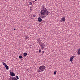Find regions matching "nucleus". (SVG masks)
I'll list each match as a JSON object with an SVG mask.
<instances>
[{
  "label": "nucleus",
  "instance_id": "1",
  "mask_svg": "<svg viewBox=\"0 0 80 80\" xmlns=\"http://www.w3.org/2000/svg\"><path fill=\"white\" fill-rule=\"evenodd\" d=\"M50 13L47 9L45 7V6H43L42 7V10L40 11V14L41 15V17L44 18H45L47 15H48Z\"/></svg>",
  "mask_w": 80,
  "mask_h": 80
},
{
  "label": "nucleus",
  "instance_id": "2",
  "mask_svg": "<svg viewBox=\"0 0 80 80\" xmlns=\"http://www.w3.org/2000/svg\"><path fill=\"white\" fill-rule=\"evenodd\" d=\"M45 68L46 67L44 65L40 66L39 68L38 69V72L39 73L41 72H43L45 71Z\"/></svg>",
  "mask_w": 80,
  "mask_h": 80
},
{
  "label": "nucleus",
  "instance_id": "3",
  "mask_svg": "<svg viewBox=\"0 0 80 80\" xmlns=\"http://www.w3.org/2000/svg\"><path fill=\"white\" fill-rule=\"evenodd\" d=\"M39 45H40V47L42 49V50H43V48H44L45 45L44 43H42L41 42H38Z\"/></svg>",
  "mask_w": 80,
  "mask_h": 80
},
{
  "label": "nucleus",
  "instance_id": "4",
  "mask_svg": "<svg viewBox=\"0 0 80 80\" xmlns=\"http://www.w3.org/2000/svg\"><path fill=\"white\" fill-rule=\"evenodd\" d=\"M9 80H18L15 77H10V78H9Z\"/></svg>",
  "mask_w": 80,
  "mask_h": 80
},
{
  "label": "nucleus",
  "instance_id": "5",
  "mask_svg": "<svg viewBox=\"0 0 80 80\" xmlns=\"http://www.w3.org/2000/svg\"><path fill=\"white\" fill-rule=\"evenodd\" d=\"M75 57L74 56H73L70 58V60L71 62H72L73 61V59Z\"/></svg>",
  "mask_w": 80,
  "mask_h": 80
},
{
  "label": "nucleus",
  "instance_id": "6",
  "mask_svg": "<svg viewBox=\"0 0 80 80\" xmlns=\"http://www.w3.org/2000/svg\"><path fill=\"white\" fill-rule=\"evenodd\" d=\"M10 74L11 75V76L12 77L15 76V75L14 74L13 72H10Z\"/></svg>",
  "mask_w": 80,
  "mask_h": 80
},
{
  "label": "nucleus",
  "instance_id": "7",
  "mask_svg": "<svg viewBox=\"0 0 80 80\" xmlns=\"http://www.w3.org/2000/svg\"><path fill=\"white\" fill-rule=\"evenodd\" d=\"M61 21H62L65 22V21L66 18H65V17H62V18H61Z\"/></svg>",
  "mask_w": 80,
  "mask_h": 80
},
{
  "label": "nucleus",
  "instance_id": "8",
  "mask_svg": "<svg viewBox=\"0 0 80 80\" xmlns=\"http://www.w3.org/2000/svg\"><path fill=\"white\" fill-rule=\"evenodd\" d=\"M42 19L41 18L39 17L38 18V21L39 22H41L42 21Z\"/></svg>",
  "mask_w": 80,
  "mask_h": 80
},
{
  "label": "nucleus",
  "instance_id": "9",
  "mask_svg": "<svg viewBox=\"0 0 80 80\" xmlns=\"http://www.w3.org/2000/svg\"><path fill=\"white\" fill-rule=\"evenodd\" d=\"M29 38V37L28 36V35H26L25 37V39H27Z\"/></svg>",
  "mask_w": 80,
  "mask_h": 80
},
{
  "label": "nucleus",
  "instance_id": "10",
  "mask_svg": "<svg viewBox=\"0 0 80 80\" xmlns=\"http://www.w3.org/2000/svg\"><path fill=\"white\" fill-rule=\"evenodd\" d=\"M5 67H6V70H8L9 68H8V67L7 66V65L6 66H5Z\"/></svg>",
  "mask_w": 80,
  "mask_h": 80
},
{
  "label": "nucleus",
  "instance_id": "11",
  "mask_svg": "<svg viewBox=\"0 0 80 80\" xmlns=\"http://www.w3.org/2000/svg\"><path fill=\"white\" fill-rule=\"evenodd\" d=\"M27 53H23V56L24 57H26L27 55Z\"/></svg>",
  "mask_w": 80,
  "mask_h": 80
},
{
  "label": "nucleus",
  "instance_id": "12",
  "mask_svg": "<svg viewBox=\"0 0 80 80\" xmlns=\"http://www.w3.org/2000/svg\"><path fill=\"white\" fill-rule=\"evenodd\" d=\"M2 62V64H3V65L5 67L7 65L5 63H4Z\"/></svg>",
  "mask_w": 80,
  "mask_h": 80
},
{
  "label": "nucleus",
  "instance_id": "13",
  "mask_svg": "<svg viewBox=\"0 0 80 80\" xmlns=\"http://www.w3.org/2000/svg\"><path fill=\"white\" fill-rule=\"evenodd\" d=\"M77 53L78 54V55H80V50H78V52H77Z\"/></svg>",
  "mask_w": 80,
  "mask_h": 80
},
{
  "label": "nucleus",
  "instance_id": "14",
  "mask_svg": "<svg viewBox=\"0 0 80 80\" xmlns=\"http://www.w3.org/2000/svg\"><path fill=\"white\" fill-rule=\"evenodd\" d=\"M16 78H17V79H19V78H18V76H16Z\"/></svg>",
  "mask_w": 80,
  "mask_h": 80
},
{
  "label": "nucleus",
  "instance_id": "15",
  "mask_svg": "<svg viewBox=\"0 0 80 80\" xmlns=\"http://www.w3.org/2000/svg\"><path fill=\"white\" fill-rule=\"evenodd\" d=\"M57 71H55L54 72V75H56V74Z\"/></svg>",
  "mask_w": 80,
  "mask_h": 80
},
{
  "label": "nucleus",
  "instance_id": "16",
  "mask_svg": "<svg viewBox=\"0 0 80 80\" xmlns=\"http://www.w3.org/2000/svg\"><path fill=\"white\" fill-rule=\"evenodd\" d=\"M19 58H22V56H19Z\"/></svg>",
  "mask_w": 80,
  "mask_h": 80
},
{
  "label": "nucleus",
  "instance_id": "17",
  "mask_svg": "<svg viewBox=\"0 0 80 80\" xmlns=\"http://www.w3.org/2000/svg\"><path fill=\"white\" fill-rule=\"evenodd\" d=\"M29 3H30L29 4L30 5H32V3L31 2H30Z\"/></svg>",
  "mask_w": 80,
  "mask_h": 80
},
{
  "label": "nucleus",
  "instance_id": "18",
  "mask_svg": "<svg viewBox=\"0 0 80 80\" xmlns=\"http://www.w3.org/2000/svg\"><path fill=\"white\" fill-rule=\"evenodd\" d=\"M31 8H30V12H31L32 10V9H31Z\"/></svg>",
  "mask_w": 80,
  "mask_h": 80
},
{
  "label": "nucleus",
  "instance_id": "19",
  "mask_svg": "<svg viewBox=\"0 0 80 80\" xmlns=\"http://www.w3.org/2000/svg\"><path fill=\"white\" fill-rule=\"evenodd\" d=\"M36 17V16L35 15H33V16H32V17L33 18H35V17Z\"/></svg>",
  "mask_w": 80,
  "mask_h": 80
},
{
  "label": "nucleus",
  "instance_id": "20",
  "mask_svg": "<svg viewBox=\"0 0 80 80\" xmlns=\"http://www.w3.org/2000/svg\"><path fill=\"white\" fill-rule=\"evenodd\" d=\"M39 52H41V50H39Z\"/></svg>",
  "mask_w": 80,
  "mask_h": 80
},
{
  "label": "nucleus",
  "instance_id": "21",
  "mask_svg": "<svg viewBox=\"0 0 80 80\" xmlns=\"http://www.w3.org/2000/svg\"><path fill=\"white\" fill-rule=\"evenodd\" d=\"M14 30H16V29L15 28H14Z\"/></svg>",
  "mask_w": 80,
  "mask_h": 80
},
{
  "label": "nucleus",
  "instance_id": "22",
  "mask_svg": "<svg viewBox=\"0 0 80 80\" xmlns=\"http://www.w3.org/2000/svg\"><path fill=\"white\" fill-rule=\"evenodd\" d=\"M37 0H35V1H36Z\"/></svg>",
  "mask_w": 80,
  "mask_h": 80
},
{
  "label": "nucleus",
  "instance_id": "23",
  "mask_svg": "<svg viewBox=\"0 0 80 80\" xmlns=\"http://www.w3.org/2000/svg\"><path fill=\"white\" fill-rule=\"evenodd\" d=\"M44 51H43L42 53H44Z\"/></svg>",
  "mask_w": 80,
  "mask_h": 80
},
{
  "label": "nucleus",
  "instance_id": "24",
  "mask_svg": "<svg viewBox=\"0 0 80 80\" xmlns=\"http://www.w3.org/2000/svg\"><path fill=\"white\" fill-rule=\"evenodd\" d=\"M62 22V21H61L60 22Z\"/></svg>",
  "mask_w": 80,
  "mask_h": 80
},
{
  "label": "nucleus",
  "instance_id": "25",
  "mask_svg": "<svg viewBox=\"0 0 80 80\" xmlns=\"http://www.w3.org/2000/svg\"><path fill=\"white\" fill-rule=\"evenodd\" d=\"M79 50H80V49H79Z\"/></svg>",
  "mask_w": 80,
  "mask_h": 80
},
{
  "label": "nucleus",
  "instance_id": "26",
  "mask_svg": "<svg viewBox=\"0 0 80 80\" xmlns=\"http://www.w3.org/2000/svg\"><path fill=\"white\" fill-rule=\"evenodd\" d=\"M39 50H41L40 49Z\"/></svg>",
  "mask_w": 80,
  "mask_h": 80
}]
</instances>
